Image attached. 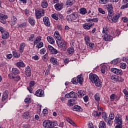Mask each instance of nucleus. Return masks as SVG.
<instances>
[{
  "instance_id": "a18cd8bd",
  "label": "nucleus",
  "mask_w": 128,
  "mask_h": 128,
  "mask_svg": "<svg viewBox=\"0 0 128 128\" xmlns=\"http://www.w3.org/2000/svg\"><path fill=\"white\" fill-rule=\"evenodd\" d=\"M102 34H108V27H104L102 32Z\"/></svg>"
},
{
  "instance_id": "f704fd0d",
  "label": "nucleus",
  "mask_w": 128,
  "mask_h": 128,
  "mask_svg": "<svg viewBox=\"0 0 128 128\" xmlns=\"http://www.w3.org/2000/svg\"><path fill=\"white\" fill-rule=\"evenodd\" d=\"M12 54H13V56L14 58H20V54L16 51H13Z\"/></svg>"
},
{
  "instance_id": "69168bd1",
  "label": "nucleus",
  "mask_w": 128,
  "mask_h": 128,
  "mask_svg": "<svg viewBox=\"0 0 128 128\" xmlns=\"http://www.w3.org/2000/svg\"><path fill=\"white\" fill-rule=\"evenodd\" d=\"M32 58L34 60H38V56L36 55L35 56H34L32 57Z\"/></svg>"
},
{
  "instance_id": "79ce46f5",
  "label": "nucleus",
  "mask_w": 128,
  "mask_h": 128,
  "mask_svg": "<svg viewBox=\"0 0 128 128\" xmlns=\"http://www.w3.org/2000/svg\"><path fill=\"white\" fill-rule=\"evenodd\" d=\"M94 99L95 100H96L97 102H98L100 100V94L98 93H96V95L94 96Z\"/></svg>"
},
{
  "instance_id": "ddd939ff",
  "label": "nucleus",
  "mask_w": 128,
  "mask_h": 128,
  "mask_svg": "<svg viewBox=\"0 0 128 128\" xmlns=\"http://www.w3.org/2000/svg\"><path fill=\"white\" fill-rule=\"evenodd\" d=\"M107 8L108 14H114V7H112V4H108L107 5Z\"/></svg>"
},
{
  "instance_id": "473e14b6",
  "label": "nucleus",
  "mask_w": 128,
  "mask_h": 128,
  "mask_svg": "<svg viewBox=\"0 0 128 128\" xmlns=\"http://www.w3.org/2000/svg\"><path fill=\"white\" fill-rule=\"evenodd\" d=\"M12 72L14 74H20V70L18 68H12Z\"/></svg>"
},
{
  "instance_id": "aec40b11",
  "label": "nucleus",
  "mask_w": 128,
  "mask_h": 128,
  "mask_svg": "<svg viewBox=\"0 0 128 128\" xmlns=\"http://www.w3.org/2000/svg\"><path fill=\"white\" fill-rule=\"evenodd\" d=\"M86 94V91L82 90H80L78 92V97L80 98H82Z\"/></svg>"
},
{
  "instance_id": "f3484780",
  "label": "nucleus",
  "mask_w": 128,
  "mask_h": 128,
  "mask_svg": "<svg viewBox=\"0 0 128 128\" xmlns=\"http://www.w3.org/2000/svg\"><path fill=\"white\" fill-rule=\"evenodd\" d=\"M26 74L27 76H32V72H30V68L28 66L25 70Z\"/></svg>"
},
{
  "instance_id": "20e7f679",
  "label": "nucleus",
  "mask_w": 128,
  "mask_h": 128,
  "mask_svg": "<svg viewBox=\"0 0 128 128\" xmlns=\"http://www.w3.org/2000/svg\"><path fill=\"white\" fill-rule=\"evenodd\" d=\"M44 16V10L42 8H37L36 10V18H40Z\"/></svg>"
},
{
  "instance_id": "1a4fd4ad",
  "label": "nucleus",
  "mask_w": 128,
  "mask_h": 128,
  "mask_svg": "<svg viewBox=\"0 0 128 128\" xmlns=\"http://www.w3.org/2000/svg\"><path fill=\"white\" fill-rule=\"evenodd\" d=\"M48 48L50 52L52 54H56L58 52V51L56 50V49L54 48L52 46H48Z\"/></svg>"
},
{
  "instance_id": "c03bdc74",
  "label": "nucleus",
  "mask_w": 128,
  "mask_h": 128,
  "mask_svg": "<svg viewBox=\"0 0 128 128\" xmlns=\"http://www.w3.org/2000/svg\"><path fill=\"white\" fill-rule=\"evenodd\" d=\"M106 66H104L102 67L101 72L102 74H106Z\"/></svg>"
},
{
  "instance_id": "3c124183",
  "label": "nucleus",
  "mask_w": 128,
  "mask_h": 128,
  "mask_svg": "<svg viewBox=\"0 0 128 128\" xmlns=\"http://www.w3.org/2000/svg\"><path fill=\"white\" fill-rule=\"evenodd\" d=\"M24 102H26V104H30L32 102L30 98H26L24 100Z\"/></svg>"
},
{
  "instance_id": "338daca9",
  "label": "nucleus",
  "mask_w": 128,
  "mask_h": 128,
  "mask_svg": "<svg viewBox=\"0 0 128 128\" xmlns=\"http://www.w3.org/2000/svg\"><path fill=\"white\" fill-rule=\"evenodd\" d=\"M124 94L128 98V92L126 89L124 90Z\"/></svg>"
},
{
  "instance_id": "a211bd4d",
  "label": "nucleus",
  "mask_w": 128,
  "mask_h": 128,
  "mask_svg": "<svg viewBox=\"0 0 128 128\" xmlns=\"http://www.w3.org/2000/svg\"><path fill=\"white\" fill-rule=\"evenodd\" d=\"M50 62L54 64V66H58V60L56 58L52 57L50 59Z\"/></svg>"
},
{
  "instance_id": "393cba45",
  "label": "nucleus",
  "mask_w": 128,
  "mask_h": 128,
  "mask_svg": "<svg viewBox=\"0 0 128 128\" xmlns=\"http://www.w3.org/2000/svg\"><path fill=\"white\" fill-rule=\"evenodd\" d=\"M16 66H18V68H24V66H26V64L22 61L16 63Z\"/></svg>"
},
{
  "instance_id": "09e8293b",
  "label": "nucleus",
  "mask_w": 128,
  "mask_h": 128,
  "mask_svg": "<svg viewBox=\"0 0 128 128\" xmlns=\"http://www.w3.org/2000/svg\"><path fill=\"white\" fill-rule=\"evenodd\" d=\"M108 0H99L100 4H108Z\"/></svg>"
},
{
  "instance_id": "c9c22d12",
  "label": "nucleus",
  "mask_w": 128,
  "mask_h": 128,
  "mask_svg": "<svg viewBox=\"0 0 128 128\" xmlns=\"http://www.w3.org/2000/svg\"><path fill=\"white\" fill-rule=\"evenodd\" d=\"M28 22L32 26H34L36 24V20L33 18H30V19L28 20Z\"/></svg>"
},
{
  "instance_id": "5fc2aeb1",
  "label": "nucleus",
  "mask_w": 128,
  "mask_h": 128,
  "mask_svg": "<svg viewBox=\"0 0 128 128\" xmlns=\"http://www.w3.org/2000/svg\"><path fill=\"white\" fill-rule=\"evenodd\" d=\"M14 80H16V82H18L20 80V76H17L16 77H14Z\"/></svg>"
},
{
  "instance_id": "cd10ccee",
  "label": "nucleus",
  "mask_w": 128,
  "mask_h": 128,
  "mask_svg": "<svg viewBox=\"0 0 128 128\" xmlns=\"http://www.w3.org/2000/svg\"><path fill=\"white\" fill-rule=\"evenodd\" d=\"M40 40H42V37L40 36L36 37V40L34 42V46L38 44V42H40Z\"/></svg>"
},
{
  "instance_id": "a19ab883",
  "label": "nucleus",
  "mask_w": 128,
  "mask_h": 128,
  "mask_svg": "<svg viewBox=\"0 0 128 128\" xmlns=\"http://www.w3.org/2000/svg\"><path fill=\"white\" fill-rule=\"evenodd\" d=\"M69 94L70 96V98H76V93L74 92H70Z\"/></svg>"
},
{
  "instance_id": "4d7b16f0",
  "label": "nucleus",
  "mask_w": 128,
  "mask_h": 128,
  "mask_svg": "<svg viewBox=\"0 0 128 128\" xmlns=\"http://www.w3.org/2000/svg\"><path fill=\"white\" fill-rule=\"evenodd\" d=\"M48 54H46L44 56L43 60L44 62H48Z\"/></svg>"
},
{
  "instance_id": "2eb2a0df",
  "label": "nucleus",
  "mask_w": 128,
  "mask_h": 128,
  "mask_svg": "<svg viewBox=\"0 0 128 128\" xmlns=\"http://www.w3.org/2000/svg\"><path fill=\"white\" fill-rule=\"evenodd\" d=\"M71 110H74V112H82V108L80 106L78 105L74 106L73 108H71Z\"/></svg>"
},
{
  "instance_id": "72a5a7b5",
  "label": "nucleus",
  "mask_w": 128,
  "mask_h": 128,
  "mask_svg": "<svg viewBox=\"0 0 128 128\" xmlns=\"http://www.w3.org/2000/svg\"><path fill=\"white\" fill-rule=\"evenodd\" d=\"M74 2H76L75 0H68L66 2V4L67 6H72Z\"/></svg>"
},
{
  "instance_id": "8fccbe9b",
  "label": "nucleus",
  "mask_w": 128,
  "mask_h": 128,
  "mask_svg": "<svg viewBox=\"0 0 128 128\" xmlns=\"http://www.w3.org/2000/svg\"><path fill=\"white\" fill-rule=\"evenodd\" d=\"M114 114L113 113H111L109 115V120H114Z\"/></svg>"
},
{
  "instance_id": "6ab92c4d",
  "label": "nucleus",
  "mask_w": 128,
  "mask_h": 128,
  "mask_svg": "<svg viewBox=\"0 0 128 128\" xmlns=\"http://www.w3.org/2000/svg\"><path fill=\"white\" fill-rule=\"evenodd\" d=\"M8 98V92L5 91V92L3 93V95L2 99V102H4Z\"/></svg>"
},
{
  "instance_id": "9b49d317",
  "label": "nucleus",
  "mask_w": 128,
  "mask_h": 128,
  "mask_svg": "<svg viewBox=\"0 0 128 128\" xmlns=\"http://www.w3.org/2000/svg\"><path fill=\"white\" fill-rule=\"evenodd\" d=\"M104 40L106 42H110L112 40V36L108 34H105L103 38Z\"/></svg>"
},
{
  "instance_id": "ea45409f",
  "label": "nucleus",
  "mask_w": 128,
  "mask_h": 128,
  "mask_svg": "<svg viewBox=\"0 0 128 128\" xmlns=\"http://www.w3.org/2000/svg\"><path fill=\"white\" fill-rule=\"evenodd\" d=\"M74 48L72 47H70L68 49V52L70 54H74Z\"/></svg>"
},
{
  "instance_id": "7c9ffc66",
  "label": "nucleus",
  "mask_w": 128,
  "mask_h": 128,
  "mask_svg": "<svg viewBox=\"0 0 128 128\" xmlns=\"http://www.w3.org/2000/svg\"><path fill=\"white\" fill-rule=\"evenodd\" d=\"M118 18H120V15L116 14V16L112 17V20L113 22H116Z\"/></svg>"
},
{
  "instance_id": "4468645a",
  "label": "nucleus",
  "mask_w": 128,
  "mask_h": 128,
  "mask_svg": "<svg viewBox=\"0 0 128 128\" xmlns=\"http://www.w3.org/2000/svg\"><path fill=\"white\" fill-rule=\"evenodd\" d=\"M44 94V92L42 90L39 89L36 92V96H42Z\"/></svg>"
},
{
  "instance_id": "bf43d9fd",
  "label": "nucleus",
  "mask_w": 128,
  "mask_h": 128,
  "mask_svg": "<svg viewBox=\"0 0 128 128\" xmlns=\"http://www.w3.org/2000/svg\"><path fill=\"white\" fill-rule=\"evenodd\" d=\"M46 48H42L40 50V54H46Z\"/></svg>"
},
{
  "instance_id": "052dcab7",
  "label": "nucleus",
  "mask_w": 128,
  "mask_h": 128,
  "mask_svg": "<svg viewBox=\"0 0 128 128\" xmlns=\"http://www.w3.org/2000/svg\"><path fill=\"white\" fill-rule=\"evenodd\" d=\"M92 115L94 117L98 116V113L96 111H94L92 114Z\"/></svg>"
},
{
  "instance_id": "a878e982",
  "label": "nucleus",
  "mask_w": 128,
  "mask_h": 128,
  "mask_svg": "<svg viewBox=\"0 0 128 128\" xmlns=\"http://www.w3.org/2000/svg\"><path fill=\"white\" fill-rule=\"evenodd\" d=\"M47 40H48V42L52 44H54V38L52 36H48L47 37Z\"/></svg>"
},
{
  "instance_id": "6e6d98bb",
  "label": "nucleus",
  "mask_w": 128,
  "mask_h": 128,
  "mask_svg": "<svg viewBox=\"0 0 128 128\" xmlns=\"http://www.w3.org/2000/svg\"><path fill=\"white\" fill-rule=\"evenodd\" d=\"M74 10V9L69 8L68 10L67 11V14H70V12H73Z\"/></svg>"
},
{
  "instance_id": "b1692460",
  "label": "nucleus",
  "mask_w": 128,
  "mask_h": 128,
  "mask_svg": "<svg viewBox=\"0 0 128 128\" xmlns=\"http://www.w3.org/2000/svg\"><path fill=\"white\" fill-rule=\"evenodd\" d=\"M24 46H26V44L22 43L20 44V48H19V52L21 54L24 52Z\"/></svg>"
},
{
  "instance_id": "5701e85b",
  "label": "nucleus",
  "mask_w": 128,
  "mask_h": 128,
  "mask_svg": "<svg viewBox=\"0 0 128 128\" xmlns=\"http://www.w3.org/2000/svg\"><path fill=\"white\" fill-rule=\"evenodd\" d=\"M48 6V4L46 0H44L41 3V6L44 8H46Z\"/></svg>"
},
{
  "instance_id": "6e6552de",
  "label": "nucleus",
  "mask_w": 128,
  "mask_h": 128,
  "mask_svg": "<svg viewBox=\"0 0 128 128\" xmlns=\"http://www.w3.org/2000/svg\"><path fill=\"white\" fill-rule=\"evenodd\" d=\"M94 24V23H93L92 22H90L89 23H85L83 24V28H84V30H90V28Z\"/></svg>"
},
{
  "instance_id": "2f4dec72",
  "label": "nucleus",
  "mask_w": 128,
  "mask_h": 128,
  "mask_svg": "<svg viewBox=\"0 0 128 128\" xmlns=\"http://www.w3.org/2000/svg\"><path fill=\"white\" fill-rule=\"evenodd\" d=\"M2 38H3L4 40H6L8 38L9 34L8 32H4V33L2 34Z\"/></svg>"
},
{
  "instance_id": "e433bc0d",
  "label": "nucleus",
  "mask_w": 128,
  "mask_h": 128,
  "mask_svg": "<svg viewBox=\"0 0 128 128\" xmlns=\"http://www.w3.org/2000/svg\"><path fill=\"white\" fill-rule=\"evenodd\" d=\"M50 128H54V127L56 126V124H58V122L56 121H53L52 122L50 121Z\"/></svg>"
},
{
  "instance_id": "e2e57ef3",
  "label": "nucleus",
  "mask_w": 128,
  "mask_h": 128,
  "mask_svg": "<svg viewBox=\"0 0 128 128\" xmlns=\"http://www.w3.org/2000/svg\"><path fill=\"white\" fill-rule=\"evenodd\" d=\"M123 60L128 64V56H125L123 58Z\"/></svg>"
},
{
  "instance_id": "f257e3e1",
  "label": "nucleus",
  "mask_w": 128,
  "mask_h": 128,
  "mask_svg": "<svg viewBox=\"0 0 128 128\" xmlns=\"http://www.w3.org/2000/svg\"><path fill=\"white\" fill-rule=\"evenodd\" d=\"M89 79L91 80L92 84H94L96 86L100 88L102 86V82L96 74L91 73L89 75Z\"/></svg>"
},
{
  "instance_id": "680f3d73",
  "label": "nucleus",
  "mask_w": 128,
  "mask_h": 128,
  "mask_svg": "<svg viewBox=\"0 0 128 128\" xmlns=\"http://www.w3.org/2000/svg\"><path fill=\"white\" fill-rule=\"evenodd\" d=\"M114 96H116V94H112L110 96V100L112 102H114Z\"/></svg>"
},
{
  "instance_id": "774afa93",
  "label": "nucleus",
  "mask_w": 128,
  "mask_h": 128,
  "mask_svg": "<svg viewBox=\"0 0 128 128\" xmlns=\"http://www.w3.org/2000/svg\"><path fill=\"white\" fill-rule=\"evenodd\" d=\"M89 46L90 48H94V43H90L89 44Z\"/></svg>"
},
{
  "instance_id": "412c9836",
  "label": "nucleus",
  "mask_w": 128,
  "mask_h": 128,
  "mask_svg": "<svg viewBox=\"0 0 128 128\" xmlns=\"http://www.w3.org/2000/svg\"><path fill=\"white\" fill-rule=\"evenodd\" d=\"M30 112L28 111L25 112L22 115L23 118L28 120V118H30Z\"/></svg>"
},
{
  "instance_id": "4c0bfd02",
  "label": "nucleus",
  "mask_w": 128,
  "mask_h": 128,
  "mask_svg": "<svg viewBox=\"0 0 128 128\" xmlns=\"http://www.w3.org/2000/svg\"><path fill=\"white\" fill-rule=\"evenodd\" d=\"M86 12H88L86 8H82L80 9V14H86Z\"/></svg>"
},
{
  "instance_id": "dca6fc26",
  "label": "nucleus",
  "mask_w": 128,
  "mask_h": 128,
  "mask_svg": "<svg viewBox=\"0 0 128 128\" xmlns=\"http://www.w3.org/2000/svg\"><path fill=\"white\" fill-rule=\"evenodd\" d=\"M102 118H104V122H108L110 120V117L108 116V114L106 112H103L102 114Z\"/></svg>"
},
{
  "instance_id": "0e129e2a",
  "label": "nucleus",
  "mask_w": 128,
  "mask_h": 128,
  "mask_svg": "<svg viewBox=\"0 0 128 128\" xmlns=\"http://www.w3.org/2000/svg\"><path fill=\"white\" fill-rule=\"evenodd\" d=\"M128 8V3H127L126 4L123 5L122 7H121V9L122 10H124V8Z\"/></svg>"
},
{
  "instance_id": "bb28decb",
  "label": "nucleus",
  "mask_w": 128,
  "mask_h": 128,
  "mask_svg": "<svg viewBox=\"0 0 128 128\" xmlns=\"http://www.w3.org/2000/svg\"><path fill=\"white\" fill-rule=\"evenodd\" d=\"M54 36L56 38L57 40H62V38H60V34L58 33V32L56 31L54 34Z\"/></svg>"
},
{
  "instance_id": "58836bf2",
  "label": "nucleus",
  "mask_w": 128,
  "mask_h": 128,
  "mask_svg": "<svg viewBox=\"0 0 128 128\" xmlns=\"http://www.w3.org/2000/svg\"><path fill=\"white\" fill-rule=\"evenodd\" d=\"M52 18L56 20H58V14H52Z\"/></svg>"
},
{
  "instance_id": "f03ea898",
  "label": "nucleus",
  "mask_w": 128,
  "mask_h": 128,
  "mask_svg": "<svg viewBox=\"0 0 128 128\" xmlns=\"http://www.w3.org/2000/svg\"><path fill=\"white\" fill-rule=\"evenodd\" d=\"M56 44L60 48H61L63 52H66V49L68 48V44L64 40L62 39L60 40H57Z\"/></svg>"
},
{
  "instance_id": "9d476101",
  "label": "nucleus",
  "mask_w": 128,
  "mask_h": 128,
  "mask_svg": "<svg viewBox=\"0 0 128 128\" xmlns=\"http://www.w3.org/2000/svg\"><path fill=\"white\" fill-rule=\"evenodd\" d=\"M112 72L116 74H120L122 76V71L120 70H118L116 68H111Z\"/></svg>"
},
{
  "instance_id": "c756f323",
  "label": "nucleus",
  "mask_w": 128,
  "mask_h": 128,
  "mask_svg": "<svg viewBox=\"0 0 128 128\" xmlns=\"http://www.w3.org/2000/svg\"><path fill=\"white\" fill-rule=\"evenodd\" d=\"M99 128H106V122L104 121H101L98 124Z\"/></svg>"
},
{
  "instance_id": "423d86ee",
  "label": "nucleus",
  "mask_w": 128,
  "mask_h": 128,
  "mask_svg": "<svg viewBox=\"0 0 128 128\" xmlns=\"http://www.w3.org/2000/svg\"><path fill=\"white\" fill-rule=\"evenodd\" d=\"M6 18H8V16L0 14V22L3 24H6Z\"/></svg>"
},
{
  "instance_id": "864d4df0",
  "label": "nucleus",
  "mask_w": 128,
  "mask_h": 128,
  "mask_svg": "<svg viewBox=\"0 0 128 128\" xmlns=\"http://www.w3.org/2000/svg\"><path fill=\"white\" fill-rule=\"evenodd\" d=\"M36 84V82L34 81H31L30 82V87L32 88Z\"/></svg>"
},
{
  "instance_id": "49530a36",
  "label": "nucleus",
  "mask_w": 128,
  "mask_h": 128,
  "mask_svg": "<svg viewBox=\"0 0 128 128\" xmlns=\"http://www.w3.org/2000/svg\"><path fill=\"white\" fill-rule=\"evenodd\" d=\"M42 46H44V43L42 42H40L36 45V48H42Z\"/></svg>"
},
{
  "instance_id": "37998d69",
  "label": "nucleus",
  "mask_w": 128,
  "mask_h": 128,
  "mask_svg": "<svg viewBox=\"0 0 128 128\" xmlns=\"http://www.w3.org/2000/svg\"><path fill=\"white\" fill-rule=\"evenodd\" d=\"M120 67L121 68L124 70V68H126V63L122 62L120 64Z\"/></svg>"
},
{
  "instance_id": "0eeeda50",
  "label": "nucleus",
  "mask_w": 128,
  "mask_h": 128,
  "mask_svg": "<svg viewBox=\"0 0 128 128\" xmlns=\"http://www.w3.org/2000/svg\"><path fill=\"white\" fill-rule=\"evenodd\" d=\"M114 122L116 124H122V116L118 115L116 116Z\"/></svg>"
},
{
  "instance_id": "13d9d810",
  "label": "nucleus",
  "mask_w": 128,
  "mask_h": 128,
  "mask_svg": "<svg viewBox=\"0 0 128 128\" xmlns=\"http://www.w3.org/2000/svg\"><path fill=\"white\" fill-rule=\"evenodd\" d=\"M26 26V22H24L19 25V28H24Z\"/></svg>"
},
{
  "instance_id": "f8f14e48",
  "label": "nucleus",
  "mask_w": 128,
  "mask_h": 128,
  "mask_svg": "<svg viewBox=\"0 0 128 128\" xmlns=\"http://www.w3.org/2000/svg\"><path fill=\"white\" fill-rule=\"evenodd\" d=\"M43 22H44V24H45L46 26H50V19H48V17H44Z\"/></svg>"
},
{
  "instance_id": "c85d7f7f",
  "label": "nucleus",
  "mask_w": 128,
  "mask_h": 128,
  "mask_svg": "<svg viewBox=\"0 0 128 128\" xmlns=\"http://www.w3.org/2000/svg\"><path fill=\"white\" fill-rule=\"evenodd\" d=\"M16 18L15 16H13L11 19V26H14L16 24Z\"/></svg>"
},
{
  "instance_id": "de8ad7c7",
  "label": "nucleus",
  "mask_w": 128,
  "mask_h": 128,
  "mask_svg": "<svg viewBox=\"0 0 128 128\" xmlns=\"http://www.w3.org/2000/svg\"><path fill=\"white\" fill-rule=\"evenodd\" d=\"M112 16H114V13H112V14H110V13H108V16H107L108 20H112Z\"/></svg>"
},
{
  "instance_id": "7ed1b4c3",
  "label": "nucleus",
  "mask_w": 128,
  "mask_h": 128,
  "mask_svg": "<svg viewBox=\"0 0 128 128\" xmlns=\"http://www.w3.org/2000/svg\"><path fill=\"white\" fill-rule=\"evenodd\" d=\"M82 74L78 75L77 78H74L72 80V82L74 84H78L80 83V84H82V82H84V78L82 77Z\"/></svg>"
},
{
  "instance_id": "603ef678",
  "label": "nucleus",
  "mask_w": 128,
  "mask_h": 128,
  "mask_svg": "<svg viewBox=\"0 0 128 128\" xmlns=\"http://www.w3.org/2000/svg\"><path fill=\"white\" fill-rule=\"evenodd\" d=\"M98 10L100 14H106V12H104V10L102 8H99Z\"/></svg>"
},
{
  "instance_id": "4be33fe9",
  "label": "nucleus",
  "mask_w": 128,
  "mask_h": 128,
  "mask_svg": "<svg viewBox=\"0 0 128 128\" xmlns=\"http://www.w3.org/2000/svg\"><path fill=\"white\" fill-rule=\"evenodd\" d=\"M64 4H56L55 6V8L56 10H60L62 8V6Z\"/></svg>"
},
{
  "instance_id": "39448f33",
  "label": "nucleus",
  "mask_w": 128,
  "mask_h": 128,
  "mask_svg": "<svg viewBox=\"0 0 128 128\" xmlns=\"http://www.w3.org/2000/svg\"><path fill=\"white\" fill-rule=\"evenodd\" d=\"M77 18L78 14H76V12H74L72 14L67 16L66 18L67 20H76Z\"/></svg>"
}]
</instances>
